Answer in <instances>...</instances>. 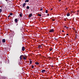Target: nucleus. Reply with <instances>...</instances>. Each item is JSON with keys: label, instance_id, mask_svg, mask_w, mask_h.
Masks as SVG:
<instances>
[{"label": "nucleus", "instance_id": "1", "mask_svg": "<svg viewBox=\"0 0 79 79\" xmlns=\"http://www.w3.org/2000/svg\"><path fill=\"white\" fill-rule=\"evenodd\" d=\"M18 23H17L15 26V29H17V28H18Z\"/></svg>", "mask_w": 79, "mask_h": 79}, {"label": "nucleus", "instance_id": "2", "mask_svg": "<svg viewBox=\"0 0 79 79\" xmlns=\"http://www.w3.org/2000/svg\"><path fill=\"white\" fill-rule=\"evenodd\" d=\"M24 56L23 55H21V56H20V60H22V59H23V57H24Z\"/></svg>", "mask_w": 79, "mask_h": 79}, {"label": "nucleus", "instance_id": "3", "mask_svg": "<svg viewBox=\"0 0 79 79\" xmlns=\"http://www.w3.org/2000/svg\"><path fill=\"white\" fill-rule=\"evenodd\" d=\"M26 5V3H23L22 5L23 8H24V7H25V6Z\"/></svg>", "mask_w": 79, "mask_h": 79}, {"label": "nucleus", "instance_id": "4", "mask_svg": "<svg viewBox=\"0 0 79 79\" xmlns=\"http://www.w3.org/2000/svg\"><path fill=\"white\" fill-rule=\"evenodd\" d=\"M49 32H54V30L53 29H52L51 30H50L49 31Z\"/></svg>", "mask_w": 79, "mask_h": 79}, {"label": "nucleus", "instance_id": "5", "mask_svg": "<svg viewBox=\"0 0 79 79\" xmlns=\"http://www.w3.org/2000/svg\"><path fill=\"white\" fill-rule=\"evenodd\" d=\"M25 50V48L24 47H22V51H24Z\"/></svg>", "mask_w": 79, "mask_h": 79}, {"label": "nucleus", "instance_id": "6", "mask_svg": "<svg viewBox=\"0 0 79 79\" xmlns=\"http://www.w3.org/2000/svg\"><path fill=\"white\" fill-rule=\"evenodd\" d=\"M15 21L16 23H18V19H15Z\"/></svg>", "mask_w": 79, "mask_h": 79}, {"label": "nucleus", "instance_id": "7", "mask_svg": "<svg viewBox=\"0 0 79 79\" xmlns=\"http://www.w3.org/2000/svg\"><path fill=\"white\" fill-rule=\"evenodd\" d=\"M32 16V14H30L28 16V17L30 18L31 17V16Z\"/></svg>", "mask_w": 79, "mask_h": 79}, {"label": "nucleus", "instance_id": "8", "mask_svg": "<svg viewBox=\"0 0 79 79\" xmlns=\"http://www.w3.org/2000/svg\"><path fill=\"white\" fill-rule=\"evenodd\" d=\"M44 72H45V70L44 69L43 70L41 71V73H44Z\"/></svg>", "mask_w": 79, "mask_h": 79}, {"label": "nucleus", "instance_id": "9", "mask_svg": "<svg viewBox=\"0 0 79 79\" xmlns=\"http://www.w3.org/2000/svg\"><path fill=\"white\" fill-rule=\"evenodd\" d=\"M29 2V0H26L25 1V3H27V2Z\"/></svg>", "mask_w": 79, "mask_h": 79}, {"label": "nucleus", "instance_id": "10", "mask_svg": "<svg viewBox=\"0 0 79 79\" xmlns=\"http://www.w3.org/2000/svg\"><path fill=\"white\" fill-rule=\"evenodd\" d=\"M2 42H3V43H5V39H3L2 40Z\"/></svg>", "mask_w": 79, "mask_h": 79}, {"label": "nucleus", "instance_id": "11", "mask_svg": "<svg viewBox=\"0 0 79 79\" xmlns=\"http://www.w3.org/2000/svg\"><path fill=\"white\" fill-rule=\"evenodd\" d=\"M35 64H39V62H35Z\"/></svg>", "mask_w": 79, "mask_h": 79}, {"label": "nucleus", "instance_id": "12", "mask_svg": "<svg viewBox=\"0 0 79 79\" xmlns=\"http://www.w3.org/2000/svg\"><path fill=\"white\" fill-rule=\"evenodd\" d=\"M67 16H70V14H69V13H68L67 14Z\"/></svg>", "mask_w": 79, "mask_h": 79}, {"label": "nucleus", "instance_id": "13", "mask_svg": "<svg viewBox=\"0 0 79 79\" xmlns=\"http://www.w3.org/2000/svg\"><path fill=\"white\" fill-rule=\"evenodd\" d=\"M35 73H38V72L39 71H38V70H35Z\"/></svg>", "mask_w": 79, "mask_h": 79}, {"label": "nucleus", "instance_id": "14", "mask_svg": "<svg viewBox=\"0 0 79 79\" xmlns=\"http://www.w3.org/2000/svg\"><path fill=\"white\" fill-rule=\"evenodd\" d=\"M38 48H41V47H42V46L40 45H39L38 46Z\"/></svg>", "mask_w": 79, "mask_h": 79}, {"label": "nucleus", "instance_id": "15", "mask_svg": "<svg viewBox=\"0 0 79 79\" xmlns=\"http://www.w3.org/2000/svg\"><path fill=\"white\" fill-rule=\"evenodd\" d=\"M23 60H26V58L25 57H24V56H23Z\"/></svg>", "mask_w": 79, "mask_h": 79}, {"label": "nucleus", "instance_id": "16", "mask_svg": "<svg viewBox=\"0 0 79 79\" xmlns=\"http://www.w3.org/2000/svg\"><path fill=\"white\" fill-rule=\"evenodd\" d=\"M2 9H0V13H2Z\"/></svg>", "mask_w": 79, "mask_h": 79}, {"label": "nucleus", "instance_id": "17", "mask_svg": "<svg viewBox=\"0 0 79 79\" xmlns=\"http://www.w3.org/2000/svg\"><path fill=\"white\" fill-rule=\"evenodd\" d=\"M32 64V60H30V64Z\"/></svg>", "mask_w": 79, "mask_h": 79}, {"label": "nucleus", "instance_id": "18", "mask_svg": "<svg viewBox=\"0 0 79 79\" xmlns=\"http://www.w3.org/2000/svg\"><path fill=\"white\" fill-rule=\"evenodd\" d=\"M19 15L20 17H22V14H20Z\"/></svg>", "mask_w": 79, "mask_h": 79}, {"label": "nucleus", "instance_id": "19", "mask_svg": "<svg viewBox=\"0 0 79 79\" xmlns=\"http://www.w3.org/2000/svg\"><path fill=\"white\" fill-rule=\"evenodd\" d=\"M27 9H29V6H27Z\"/></svg>", "mask_w": 79, "mask_h": 79}, {"label": "nucleus", "instance_id": "20", "mask_svg": "<svg viewBox=\"0 0 79 79\" xmlns=\"http://www.w3.org/2000/svg\"><path fill=\"white\" fill-rule=\"evenodd\" d=\"M45 13H48V10H46Z\"/></svg>", "mask_w": 79, "mask_h": 79}, {"label": "nucleus", "instance_id": "21", "mask_svg": "<svg viewBox=\"0 0 79 79\" xmlns=\"http://www.w3.org/2000/svg\"><path fill=\"white\" fill-rule=\"evenodd\" d=\"M38 16H41V14H38Z\"/></svg>", "mask_w": 79, "mask_h": 79}, {"label": "nucleus", "instance_id": "22", "mask_svg": "<svg viewBox=\"0 0 79 79\" xmlns=\"http://www.w3.org/2000/svg\"><path fill=\"white\" fill-rule=\"evenodd\" d=\"M10 15L11 16H12V15H13V13H10Z\"/></svg>", "mask_w": 79, "mask_h": 79}, {"label": "nucleus", "instance_id": "23", "mask_svg": "<svg viewBox=\"0 0 79 79\" xmlns=\"http://www.w3.org/2000/svg\"><path fill=\"white\" fill-rule=\"evenodd\" d=\"M34 66L33 65H32V68L33 69L34 68Z\"/></svg>", "mask_w": 79, "mask_h": 79}, {"label": "nucleus", "instance_id": "24", "mask_svg": "<svg viewBox=\"0 0 79 79\" xmlns=\"http://www.w3.org/2000/svg\"><path fill=\"white\" fill-rule=\"evenodd\" d=\"M49 50H50V51H52V49L50 48Z\"/></svg>", "mask_w": 79, "mask_h": 79}, {"label": "nucleus", "instance_id": "25", "mask_svg": "<svg viewBox=\"0 0 79 79\" xmlns=\"http://www.w3.org/2000/svg\"><path fill=\"white\" fill-rule=\"evenodd\" d=\"M43 10V9L42 8H41L40 9V11H42Z\"/></svg>", "mask_w": 79, "mask_h": 79}, {"label": "nucleus", "instance_id": "26", "mask_svg": "<svg viewBox=\"0 0 79 79\" xmlns=\"http://www.w3.org/2000/svg\"><path fill=\"white\" fill-rule=\"evenodd\" d=\"M55 19H52V21H55Z\"/></svg>", "mask_w": 79, "mask_h": 79}, {"label": "nucleus", "instance_id": "27", "mask_svg": "<svg viewBox=\"0 0 79 79\" xmlns=\"http://www.w3.org/2000/svg\"><path fill=\"white\" fill-rule=\"evenodd\" d=\"M51 67H52V68H53V65H52Z\"/></svg>", "mask_w": 79, "mask_h": 79}, {"label": "nucleus", "instance_id": "28", "mask_svg": "<svg viewBox=\"0 0 79 79\" xmlns=\"http://www.w3.org/2000/svg\"><path fill=\"white\" fill-rule=\"evenodd\" d=\"M10 15H8V18H10Z\"/></svg>", "mask_w": 79, "mask_h": 79}, {"label": "nucleus", "instance_id": "29", "mask_svg": "<svg viewBox=\"0 0 79 79\" xmlns=\"http://www.w3.org/2000/svg\"><path fill=\"white\" fill-rule=\"evenodd\" d=\"M64 21H66V19L64 18Z\"/></svg>", "mask_w": 79, "mask_h": 79}, {"label": "nucleus", "instance_id": "30", "mask_svg": "<svg viewBox=\"0 0 79 79\" xmlns=\"http://www.w3.org/2000/svg\"><path fill=\"white\" fill-rule=\"evenodd\" d=\"M68 28H69V27H66V29H68Z\"/></svg>", "mask_w": 79, "mask_h": 79}, {"label": "nucleus", "instance_id": "31", "mask_svg": "<svg viewBox=\"0 0 79 79\" xmlns=\"http://www.w3.org/2000/svg\"><path fill=\"white\" fill-rule=\"evenodd\" d=\"M69 35V34H66L67 35Z\"/></svg>", "mask_w": 79, "mask_h": 79}, {"label": "nucleus", "instance_id": "32", "mask_svg": "<svg viewBox=\"0 0 79 79\" xmlns=\"http://www.w3.org/2000/svg\"><path fill=\"white\" fill-rule=\"evenodd\" d=\"M77 12H79V10L77 11Z\"/></svg>", "mask_w": 79, "mask_h": 79}, {"label": "nucleus", "instance_id": "33", "mask_svg": "<svg viewBox=\"0 0 79 79\" xmlns=\"http://www.w3.org/2000/svg\"><path fill=\"white\" fill-rule=\"evenodd\" d=\"M62 32H64V30H62Z\"/></svg>", "mask_w": 79, "mask_h": 79}, {"label": "nucleus", "instance_id": "34", "mask_svg": "<svg viewBox=\"0 0 79 79\" xmlns=\"http://www.w3.org/2000/svg\"><path fill=\"white\" fill-rule=\"evenodd\" d=\"M64 27H65V28H66V26H64Z\"/></svg>", "mask_w": 79, "mask_h": 79}, {"label": "nucleus", "instance_id": "35", "mask_svg": "<svg viewBox=\"0 0 79 79\" xmlns=\"http://www.w3.org/2000/svg\"><path fill=\"white\" fill-rule=\"evenodd\" d=\"M6 2H8V0H5Z\"/></svg>", "mask_w": 79, "mask_h": 79}, {"label": "nucleus", "instance_id": "36", "mask_svg": "<svg viewBox=\"0 0 79 79\" xmlns=\"http://www.w3.org/2000/svg\"><path fill=\"white\" fill-rule=\"evenodd\" d=\"M55 39H56V40H57V39H56V38H55Z\"/></svg>", "mask_w": 79, "mask_h": 79}, {"label": "nucleus", "instance_id": "37", "mask_svg": "<svg viewBox=\"0 0 79 79\" xmlns=\"http://www.w3.org/2000/svg\"><path fill=\"white\" fill-rule=\"evenodd\" d=\"M53 10V8H52L51 9V10Z\"/></svg>", "mask_w": 79, "mask_h": 79}, {"label": "nucleus", "instance_id": "38", "mask_svg": "<svg viewBox=\"0 0 79 79\" xmlns=\"http://www.w3.org/2000/svg\"><path fill=\"white\" fill-rule=\"evenodd\" d=\"M75 37H76V39H77V36H76Z\"/></svg>", "mask_w": 79, "mask_h": 79}, {"label": "nucleus", "instance_id": "39", "mask_svg": "<svg viewBox=\"0 0 79 79\" xmlns=\"http://www.w3.org/2000/svg\"><path fill=\"white\" fill-rule=\"evenodd\" d=\"M76 36H77V34H76Z\"/></svg>", "mask_w": 79, "mask_h": 79}, {"label": "nucleus", "instance_id": "40", "mask_svg": "<svg viewBox=\"0 0 79 79\" xmlns=\"http://www.w3.org/2000/svg\"><path fill=\"white\" fill-rule=\"evenodd\" d=\"M47 15H48V16H49V14H48Z\"/></svg>", "mask_w": 79, "mask_h": 79}, {"label": "nucleus", "instance_id": "41", "mask_svg": "<svg viewBox=\"0 0 79 79\" xmlns=\"http://www.w3.org/2000/svg\"><path fill=\"white\" fill-rule=\"evenodd\" d=\"M61 0H59V2H61Z\"/></svg>", "mask_w": 79, "mask_h": 79}, {"label": "nucleus", "instance_id": "42", "mask_svg": "<svg viewBox=\"0 0 79 79\" xmlns=\"http://www.w3.org/2000/svg\"><path fill=\"white\" fill-rule=\"evenodd\" d=\"M43 19H42V20H43Z\"/></svg>", "mask_w": 79, "mask_h": 79}, {"label": "nucleus", "instance_id": "43", "mask_svg": "<svg viewBox=\"0 0 79 79\" xmlns=\"http://www.w3.org/2000/svg\"><path fill=\"white\" fill-rule=\"evenodd\" d=\"M7 3H8V2H7Z\"/></svg>", "mask_w": 79, "mask_h": 79}, {"label": "nucleus", "instance_id": "44", "mask_svg": "<svg viewBox=\"0 0 79 79\" xmlns=\"http://www.w3.org/2000/svg\"><path fill=\"white\" fill-rule=\"evenodd\" d=\"M74 30H75V29H74Z\"/></svg>", "mask_w": 79, "mask_h": 79}, {"label": "nucleus", "instance_id": "45", "mask_svg": "<svg viewBox=\"0 0 79 79\" xmlns=\"http://www.w3.org/2000/svg\"><path fill=\"white\" fill-rule=\"evenodd\" d=\"M10 2H11V1H10Z\"/></svg>", "mask_w": 79, "mask_h": 79}]
</instances>
